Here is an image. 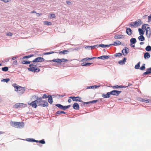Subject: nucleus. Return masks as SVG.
I'll use <instances>...</instances> for the list:
<instances>
[{
    "mask_svg": "<svg viewBox=\"0 0 151 151\" xmlns=\"http://www.w3.org/2000/svg\"><path fill=\"white\" fill-rule=\"evenodd\" d=\"M39 65L38 64H32L29 65V68H28V70L29 71L34 72H39L40 71L39 68H36V67L38 66V65Z\"/></svg>",
    "mask_w": 151,
    "mask_h": 151,
    "instance_id": "1",
    "label": "nucleus"
},
{
    "mask_svg": "<svg viewBox=\"0 0 151 151\" xmlns=\"http://www.w3.org/2000/svg\"><path fill=\"white\" fill-rule=\"evenodd\" d=\"M11 125L17 128H20L23 127L24 124L23 122H12Z\"/></svg>",
    "mask_w": 151,
    "mask_h": 151,
    "instance_id": "2",
    "label": "nucleus"
},
{
    "mask_svg": "<svg viewBox=\"0 0 151 151\" xmlns=\"http://www.w3.org/2000/svg\"><path fill=\"white\" fill-rule=\"evenodd\" d=\"M68 61V60L67 59L64 58H62V59H54L49 61L50 62H57L60 64H61L62 63H64L66 62H67Z\"/></svg>",
    "mask_w": 151,
    "mask_h": 151,
    "instance_id": "3",
    "label": "nucleus"
},
{
    "mask_svg": "<svg viewBox=\"0 0 151 151\" xmlns=\"http://www.w3.org/2000/svg\"><path fill=\"white\" fill-rule=\"evenodd\" d=\"M142 24L141 20L139 19L137 21H135L133 22V23H131L130 25L132 26L138 27L140 26Z\"/></svg>",
    "mask_w": 151,
    "mask_h": 151,
    "instance_id": "4",
    "label": "nucleus"
},
{
    "mask_svg": "<svg viewBox=\"0 0 151 151\" xmlns=\"http://www.w3.org/2000/svg\"><path fill=\"white\" fill-rule=\"evenodd\" d=\"M55 106L58 107L60 109L63 110H65L69 108L70 106V105L63 106L60 104H56Z\"/></svg>",
    "mask_w": 151,
    "mask_h": 151,
    "instance_id": "5",
    "label": "nucleus"
},
{
    "mask_svg": "<svg viewBox=\"0 0 151 151\" xmlns=\"http://www.w3.org/2000/svg\"><path fill=\"white\" fill-rule=\"evenodd\" d=\"M69 98L71 99L73 101H79L80 102H83L81 100V98L79 96H70Z\"/></svg>",
    "mask_w": 151,
    "mask_h": 151,
    "instance_id": "6",
    "label": "nucleus"
},
{
    "mask_svg": "<svg viewBox=\"0 0 151 151\" xmlns=\"http://www.w3.org/2000/svg\"><path fill=\"white\" fill-rule=\"evenodd\" d=\"M12 86L15 88V91H18V92L21 90L22 88H23L19 86H17V84L16 83L14 84H13Z\"/></svg>",
    "mask_w": 151,
    "mask_h": 151,
    "instance_id": "7",
    "label": "nucleus"
},
{
    "mask_svg": "<svg viewBox=\"0 0 151 151\" xmlns=\"http://www.w3.org/2000/svg\"><path fill=\"white\" fill-rule=\"evenodd\" d=\"M44 61V59L41 57H38L32 61L33 62H41Z\"/></svg>",
    "mask_w": 151,
    "mask_h": 151,
    "instance_id": "8",
    "label": "nucleus"
},
{
    "mask_svg": "<svg viewBox=\"0 0 151 151\" xmlns=\"http://www.w3.org/2000/svg\"><path fill=\"white\" fill-rule=\"evenodd\" d=\"M121 92V91L116 90H113L110 92L111 94L116 96H118Z\"/></svg>",
    "mask_w": 151,
    "mask_h": 151,
    "instance_id": "9",
    "label": "nucleus"
},
{
    "mask_svg": "<svg viewBox=\"0 0 151 151\" xmlns=\"http://www.w3.org/2000/svg\"><path fill=\"white\" fill-rule=\"evenodd\" d=\"M129 52V49L127 47L123 49L122 50V52L124 55H126Z\"/></svg>",
    "mask_w": 151,
    "mask_h": 151,
    "instance_id": "10",
    "label": "nucleus"
},
{
    "mask_svg": "<svg viewBox=\"0 0 151 151\" xmlns=\"http://www.w3.org/2000/svg\"><path fill=\"white\" fill-rule=\"evenodd\" d=\"M42 103H41V106L42 107H47L48 106V104L47 101L42 100Z\"/></svg>",
    "mask_w": 151,
    "mask_h": 151,
    "instance_id": "11",
    "label": "nucleus"
},
{
    "mask_svg": "<svg viewBox=\"0 0 151 151\" xmlns=\"http://www.w3.org/2000/svg\"><path fill=\"white\" fill-rule=\"evenodd\" d=\"M137 99L139 101H142L147 103H149L150 101H151V100L149 99H144L141 98H138Z\"/></svg>",
    "mask_w": 151,
    "mask_h": 151,
    "instance_id": "12",
    "label": "nucleus"
},
{
    "mask_svg": "<svg viewBox=\"0 0 151 151\" xmlns=\"http://www.w3.org/2000/svg\"><path fill=\"white\" fill-rule=\"evenodd\" d=\"M124 35L117 34L114 36V38L115 39H123L124 38Z\"/></svg>",
    "mask_w": 151,
    "mask_h": 151,
    "instance_id": "13",
    "label": "nucleus"
},
{
    "mask_svg": "<svg viewBox=\"0 0 151 151\" xmlns=\"http://www.w3.org/2000/svg\"><path fill=\"white\" fill-rule=\"evenodd\" d=\"M146 35L148 37H150V29L149 27H147L146 29Z\"/></svg>",
    "mask_w": 151,
    "mask_h": 151,
    "instance_id": "14",
    "label": "nucleus"
},
{
    "mask_svg": "<svg viewBox=\"0 0 151 151\" xmlns=\"http://www.w3.org/2000/svg\"><path fill=\"white\" fill-rule=\"evenodd\" d=\"M121 44V42L119 40H116V42H114L113 44H111L109 45V46H111V45L117 46L118 45H120Z\"/></svg>",
    "mask_w": 151,
    "mask_h": 151,
    "instance_id": "15",
    "label": "nucleus"
},
{
    "mask_svg": "<svg viewBox=\"0 0 151 151\" xmlns=\"http://www.w3.org/2000/svg\"><path fill=\"white\" fill-rule=\"evenodd\" d=\"M73 107L74 109L76 110H79V105L77 103H75L73 104Z\"/></svg>",
    "mask_w": 151,
    "mask_h": 151,
    "instance_id": "16",
    "label": "nucleus"
},
{
    "mask_svg": "<svg viewBox=\"0 0 151 151\" xmlns=\"http://www.w3.org/2000/svg\"><path fill=\"white\" fill-rule=\"evenodd\" d=\"M23 104L21 103H18L14 106V107L16 108H20L22 107Z\"/></svg>",
    "mask_w": 151,
    "mask_h": 151,
    "instance_id": "17",
    "label": "nucleus"
},
{
    "mask_svg": "<svg viewBox=\"0 0 151 151\" xmlns=\"http://www.w3.org/2000/svg\"><path fill=\"white\" fill-rule=\"evenodd\" d=\"M37 103L36 100L32 101L30 104V105L32 106V107L34 108H36L37 107Z\"/></svg>",
    "mask_w": 151,
    "mask_h": 151,
    "instance_id": "18",
    "label": "nucleus"
},
{
    "mask_svg": "<svg viewBox=\"0 0 151 151\" xmlns=\"http://www.w3.org/2000/svg\"><path fill=\"white\" fill-rule=\"evenodd\" d=\"M111 93L110 92H108L106 94H103L102 96L104 98H109L110 97Z\"/></svg>",
    "mask_w": 151,
    "mask_h": 151,
    "instance_id": "19",
    "label": "nucleus"
},
{
    "mask_svg": "<svg viewBox=\"0 0 151 151\" xmlns=\"http://www.w3.org/2000/svg\"><path fill=\"white\" fill-rule=\"evenodd\" d=\"M42 98H38L36 100L37 104L38 106H41V103L42 101Z\"/></svg>",
    "mask_w": 151,
    "mask_h": 151,
    "instance_id": "20",
    "label": "nucleus"
},
{
    "mask_svg": "<svg viewBox=\"0 0 151 151\" xmlns=\"http://www.w3.org/2000/svg\"><path fill=\"white\" fill-rule=\"evenodd\" d=\"M109 58V55H103L98 57V58L103 60L107 59Z\"/></svg>",
    "mask_w": 151,
    "mask_h": 151,
    "instance_id": "21",
    "label": "nucleus"
},
{
    "mask_svg": "<svg viewBox=\"0 0 151 151\" xmlns=\"http://www.w3.org/2000/svg\"><path fill=\"white\" fill-rule=\"evenodd\" d=\"M132 31L129 28H127L126 29V33L129 35H130L132 33Z\"/></svg>",
    "mask_w": 151,
    "mask_h": 151,
    "instance_id": "22",
    "label": "nucleus"
},
{
    "mask_svg": "<svg viewBox=\"0 0 151 151\" xmlns=\"http://www.w3.org/2000/svg\"><path fill=\"white\" fill-rule=\"evenodd\" d=\"M127 60V58H124L123 60H120L119 61L118 63L120 64L123 65L124 64Z\"/></svg>",
    "mask_w": 151,
    "mask_h": 151,
    "instance_id": "23",
    "label": "nucleus"
},
{
    "mask_svg": "<svg viewBox=\"0 0 151 151\" xmlns=\"http://www.w3.org/2000/svg\"><path fill=\"white\" fill-rule=\"evenodd\" d=\"M97 100H94L92 101H91L89 102H83L84 103V105L85 104H88L90 103H93V104H95L96 103L97 101H98Z\"/></svg>",
    "mask_w": 151,
    "mask_h": 151,
    "instance_id": "24",
    "label": "nucleus"
},
{
    "mask_svg": "<svg viewBox=\"0 0 151 151\" xmlns=\"http://www.w3.org/2000/svg\"><path fill=\"white\" fill-rule=\"evenodd\" d=\"M147 70L146 72L144 73V74L146 75L150 73H151V68L147 69Z\"/></svg>",
    "mask_w": 151,
    "mask_h": 151,
    "instance_id": "25",
    "label": "nucleus"
},
{
    "mask_svg": "<svg viewBox=\"0 0 151 151\" xmlns=\"http://www.w3.org/2000/svg\"><path fill=\"white\" fill-rule=\"evenodd\" d=\"M144 58L145 59H148L150 57L149 53L147 52H146L144 55Z\"/></svg>",
    "mask_w": 151,
    "mask_h": 151,
    "instance_id": "26",
    "label": "nucleus"
},
{
    "mask_svg": "<svg viewBox=\"0 0 151 151\" xmlns=\"http://www.w3.org/2000/svg\"><path fill=\"white\" fill-rule=\"evenodd\" d=\"M48 102L50 104H52V103L53 101L52 96L50 95L48 98Z\"/></svg>",
    "mask_w": 151,
    "mask_h": 151,
    "instance_id": "27",
    "label": "nucleus"
},
{
    "mask_svg": "<svg viewBox=\"0 0 151 151\" xmlns=\"http://www.w3.org/2000/svg\"><path fill=\"white\" fill-rule=\"evenodd\" d=\"M130 42L131 44H133L137 42V41L135 38H132L131 39Z\"/></svg>",
    "mask_w": 151,
    "mask_h": 151,
    "instance_id": "28",
    "label": "nucleus"
},
{
    "mask_svg": "<svg viewBox=\"0 0 151 151\" xmlns=\"http://www.w3.org/2000/svg\"><path fill=\"white\" fill-rule=\"evenodd\" d=\"M65 114L66 112L63 111H59L56 112V115L57 116V114Z\"/></svg>",
    "mask_w": 151,
    "mask_h": 151,
    "instance_id": "29",
    "label": "nucleus"
},
{
    "mask_svg": "<svg viewBox=\"0 0 151 151\" xmlns=\"http://www.w3.org/2000/svg\"><path fill=\"white\" fill-rule=\"evenodd\" d=\"M138 39L139 40L142 41H144L145 40V37H144L142 35L138 37Z\"/></svg>",
    "mask_w": 151,
    "mask_h": 151,
    "instance_id": "30",
    "label": "nucleus"
},
{
    "mask_svg": "<svg viewBox=\"0 0 151 151\" xmlns=\"http://www.w3.org/2000/svg\"><path fill=\"white\" fill-rule=\"evenodd\" d=\"M44 24L46 25H52V23L51 22L48 21H45L44 22Z\"/></svg>",
    "mask_w": 151,
    "mask_h": 151,
    "instance_id": "31",
    "label": "nucleus"
},
{
    "mask_svg": "<svg viewBox=\"0 0 151 151\" xmlns=\"http://www.w3.org/2000/svg\"><path fill=\"white\" fill-rule=\"evenodd\" d=\"M25 91V89L23 88H22V89L20 90L19 91L18 93L20 94H23Z\"/></svg>",
    "mask_w": 151,
    "mask_h": 151,
    "instance_id": "32",
    "label": "nucleus"
},
{
    "mask_svg": "<svg viewBox=\"0 0 151 151\" xmlns=\"http://www.w3.org/2000/svg\"><path fill=\"white\" fill-rule=\"evenodd\" d=\"M99 46L100 47H109L110 46H109V45H105L104 44H100L99 45Z\"/></svg>",
    "mask_w": 151,
    "mask_h": 151,
    "instance_id": "33",
    "label": "nucleus"
},
{
    "mask_svg": "<svg viewBox=\"0 0 151 151\" xmlns=\"http://www.w3.org/2000/svg\"><path fill=\"white\" fill-rule=\"evenodd\" d=\"M68 51L67 50H63L59 52V54L60 55H61L62 54H64L65 53H66V52H67Z\"/></svg>",
    "mask_w": 151,
    "mask_h": 151,
    "instance_id": "34",
    "label": "nucleus"
},
{
    "mask_svg": "<svg viewBox=\"0 0 151 151\" xmlns=\"http://www.w3.org/2000/svg\"><path fill=\"white\" fill-rule=\"evenodd\" d=\"M22 63L23 64H29L30 63V62L29 61H27L25 60H23L22 62Z\"/></svg>",
    "mask_w": 151,
    "mask_h": 151,
    "instance_id": "35",
    "label": "nucleus"
},
{
    "mask_svg": "<svg viewBox=\"0 0 151 151\" xmlns=\"http://www.w3.org/2000/svg\"><path fill=\"white\" fill-rule=\"evenodd\" d=\"M2 70L3 71H7L8 70V68L7 67H5L2 68Z\"/></svg>",
    "mask_w": 151,
    "mask_h": 151,
    "instance_id": "36",
    "label": "nucleus"
},
{
    "mask_svg": "<svg viewBox=\"0 0 151 151\" xmlns=\"http://www.w3.org/2000/svg\"><path fill=\"white\" fill-rule=\"evenodd\" d=\"M138 31L139 35H141L144 34V31L142 29H141L140 28H139L138 29Z\"/></svg>",
    "mask_w": 151,
    "mask_h": 151,
    "instance_id": "37",
    "label": "nucleus"
},
{
    "mask_svg": "<svg viewBox=\"0 0 151 151\" xmlns=\"http://www.w3.org/2000/svg\"><path fill=\"white\" fill-rule=\"evenodd\" d=\"M145 49L147 51H150L151 50V47L149 45L148 46L146 47Z\"/></svg>",
    "mask_w": 151,
    "mask_h": 151,
    "instance_id": "38",
    "label": "nucleus"
},
{
    "mask_svg": "<svg viewBox=\"0 0 151 151\" xmlns=\"http://www.w3.org/2000/svg\"><path fill=\"white\" fill-rule=\"evenodd\" d=\"M56 53V52H54L53 51H51L49 52H47L45 53L44 54V55H49L53 53Z\"/></svg>",
    "mask_w": 151,
    "mask_h": 151,
    "instance_id": "39",
    "label": "nucleus"
},
{
    "mask_svg": "<svg viewBox=\"0 0 151 151\" xmlns=\"http://www.w3.org/2000/svg\"><path fill=\"white\" fill-rule=\"evenodd\" d=\"M33 56V55H28V56H25L24 57H23V58H24V59H25V58H29L32 57Z\"/></svg>",
    "mask_w": 151,
    "mask_h": 151,
    "instance_id": "40",
    "label": "nucleus"
},
{
    "mask_svg": "<svg viewBox=\"0 0 151 151\" xmlns=\"http://www.w3.org/2000/svg\"><path fill=\"white\" fill-rule=\"evenodd\" d=\"M122 55V54L120 53H117L115 54V56L116 57H120Z\"/></svg>",
    "mask_w": 151,
    "mask_h": 151,
    "instance_id": "41",
    "label": "nucleus"
},
{
    "mask_svg": "<svg viewBox=\"0 0 151 151\" xmlns=\"http://www.w3.org/2000/svg\"><path fill=\"white\" fill-rule=\"evenodd\" d=\"M140 62H139L137 65H136L135 66V68L136 69H138L140 65H139Z\"/></svg>",
    "mask_w": 151,
    "mask_h": 151,
    "instance_id": "42",
    "label": "nucleus"
},
{
    "mask_svg": "<svg viewBox=\"0 0 151 151\" xmlns=\"http://www.w3.org/2000/svg\"><path fill=\"white\" fill-rule=\"evenodd\" d=\"M10 81L9 79V78H6L5 79H4L2 80V81H3L4 82H6L7 83L8 81Z\"/></svg>",
    "mask_w": 151,
    "mask_h": 151,
    "instance_id": "43",
    "label": "nucleus"
},
{
    "mask_svg": "<svg viewBox=\"0 0 151 151\" xmlns=\"http://www.w3.org/2000/svg\"><path fill=\"white\" fill-rule=\"evenodd\" d=\"M55 17V14H50V19L54 18Z\"/></svg>",
    "mask_w": 151,
    "mask_h": 151,
    "instance_id": "44",
    "label": "nucleus"
},
{
    "mask_svg": "<svg viewBox=\"0 0 151 151\" xmlns=\"http://www.w3.org/2000/svg\"><path fill=\"white\" fill-rule=\"evenodd\" d=\"M99 87V86H97L95 85V86H91L89 87V88L94 89V88H96Z\"/></svg>",
    "mask_w": 151,
    "mask_h": 151,
    "instance_id": "45",
    "label": "nucleus"
},
{
    "mask_svg": "<svg viewBox=\"0 0 151 151\" xmlns=\"http://www.w3.org/2000/svg\"><path fill=\"white\" fill-rule=\"evenodd\" d=\"M145 64H144L142 66V67H141L140 68V69L141 70H145Z\"/></svg>",
    "mask_w": 151,
    "mask_h": 151,
    "instance_id": "46",
    "label": "nucleus"
},
{
    "mask_svg": "<svg viewBox=\"0 0 151 151\" xmlns=\"http://www.w3.org/2000/svg\"><path fill=\"white\" fill-rule=\"evenodd\" d=\"M49 96L50 95H49L48 96H47L46 94H44L43 96H42V98H43V99H46L47 98H48L49 97Z\"/></svg>",
    "mask_w": 151,
    "mask_h": 151,
    "instance_id": "47",
    "label": "nucleus"
},
{
    "mask_svg": "<svg viewBox=\"0 0 151 151\" xmlns=\"http://www.w3.org/2000/svg\"><path fill=\"white\" fill-rule=\"evenodd\" d=\"M121 86H119L117 85H116L115 86H112V88L114 89H116L119 88V87H120Z\"/></svg>",
    "mask_w": 151,
    "mask_h": 151,
    "instance_id": "48",
    "label": "nucleus"
},
{
    "mask_svg": "<svg viewBox=\"0 0 151 151\" xmlns=\"http://www.w3.org/2000/svg\"><path fill=\"white\" fill-rule=\"evenodd\" d=\"M39 143L42 144H44L45 143V142L44 139H42L39 141Z\"/></svg>",
    "mask_w": 151,
    "mask_h": 151,
    "instance_id": "49",
    "label": "nucleus"
},
{
    "mask_svg": "<svg viewBox=\"0 0 151 151\" xmlns=\"http://www.w3.org/2000/svg\"><path fill=\"white\" fill-rule=\"evenodd\" d=\"M34 139H30V138H28L27 139V141H28L29 142H34Z\"/></svg>",
    "mask_w": 151,
    "mask_h": 151,
    "instance_id": "50",
    "label": "nucleus"
},
{
    "mask_svg": "<svg viewBox=\"0 0 151 151\" xmlns=\"http://www.w3.org/2000/svg\"><path fill=\"white\" fill-rule=\"evenodd\" d=\"M66 2L67 4L69 5H70L72 4L71 2L70 1H66Z\"/></svg>",
    "mask_w": 151,
    "mask_h": 151,
    "instance_id": "51",
    "label": "nucleus"
},
{
    "mask_svg": "<svg viewBox=\"0 0 151 151\" xmlns=\"http://www.w3.org/2000/svg\"><path fill=\"white\" fill-rule=\"evenodd\" d=\"M151 21V15L148 17V22H150Z\"/></svg>",
    "mask_w": 151,
    "mask_h": 151,
    "instance_id": "52",
    "label": "nucleus"
},
{
    "mask_svg": "<svg viewBox=\"0 0 151 151\" xmlns=\"http://www.w3.org/2000/svg\"><path fill=\"white\" fill-rule=\"evenodd\" d=\"M13 34L12 33L9 32L7 33V35L8 36H11Z\"/></svg>",
    "mask_w": 151,
    "mask_h": 151,
    "instance_id": "53",
    "label": "nucleus"
},
{
    "mask_svg": "<svg viewBox=\"0 0 151 151\" xmlns=\"http://www.w3.org/2000/svg\"><path fill=\"white\" fill-rule=\"evenodd\" d=\"M13 64L14 65H17V60L14 61L13 63Z\"/></svg>",
    "mask_w": 151,
    "mask_h": 151,
    "instance_id": "54",
    "label": "nucleus"
},
{
    "mask_svg": "<svg viewBox=\"0 0 151 151\" xmlns=\"http://www.w3.org/2000/svg\"><path fill=\"white\" fill-rule=\"evenodd\" d=\"M81 65L83 66H86L87 65V63H81Z\"/></svg>",
    "mask_w": 151,
    "mask_h": 151,
    "instance_id": "55",
    "label": "nucleus"
},
{
    "mask_svg": "<svg viewBox=\"0 0 151 151\" xmlns=\"http://www.w3.org/2000/svg\"><path fill=\"white\" fill-rule=\"evenodd\" d=\"M88 60V58H83V59H82V60L81 61L84 60L85 61H86Z\"/></svg>",
    "mask_w": 151,
    "mask_h": 151,
    "instance_id": "56",
    "label": "nucleus"
},
{
    "mask_svg": "<svg viewBox=\"0 0 151 151\" xmlns=\"http://www.w3.org/2000/svg\"><path fill=\"white\" fill-rule=\"evenodd\" d=\"M96 46H97V45H95V46H88L87 47L90 48H91V49H92L93 48H94V47Z\"/></svg>",
    "mask_w": 151,
    "mask_h": 151,
    "instance_id": "57",
    "label": "nucleus"
},
{
    "mask_svg": "<svg viewBox=\"0 0 151 151\" xmlns=\"http://www.w3.org/2000/svg\"><path fill=\"white\" fill-rule=\"evenodd\" d=\"M92 64V63H87V65L86 66H90V65H91V64Z\"/></svg>",
    "mask_w": 151,
    "mask_h": 151,
    "instance_id": "58",
    "label": "nucleus"
},
{
    "mask_svg": "<svg viewBox=\"0 0 151 151\" xmlns=\"http://www.w3.org/2000/svg\"><path fill=\"white\" fill-rule=\"evenodd\" d=\"M9 0H4L3 1L4 3H7L9 2Z\"/></svg>",
    "mask_w": 151,
    "mask_h": 151,
    "instance_id": "59",
    "label": "nucleus"
},
{
    "mask_svg": "<svg viewBox=\"0 0 151 151\" xmlns=\"http://www.w3.org/2000/svg\"><path fill=\"white\" fill-rule=\"evenodd\" d=\"M71 99H70L69 98V99H68V102H69V103H70L71 101H72V100H71Z\"/></svg>",
    "mask_w": 151,
    "mask_h": 151,
    "instance_id": "60",
    "label": "nucleus"
},
{
    "mask_svg": "<svg viewBox=\"0 0 151 151\" xmlns=\"http://www.w3.org/2000/svg\"><path fill=\"white\" fill-rule=\"evenodd\" d=\"M17 58V57H12V60H15Z\"/></svg>",
    "mask_w": 151,
    "mask_h": 151,
    "instance_id": "61",
    "label": "nucleus"
},
{
    "mask_svg": "<svg viewBox=\"0 0 151 151\" xmlns=\"http://www.w3.org/2000/svg\"><path fill=\"white\" fill-rule=\"evenodd\" d=\"M130 46L132 47H135V45H133L132 44H131L130 45Z\"/></svg>",
    "mask_w": 151,
    "mask_h": 151,
    "instance_id": "62",
    "label": "nucleus"
},
{
    "mask_svg": "<svg viewBox=\"0 0 151 151\" xmlns=\"http://www.w3.org/2000/svg\"><path fill=\"white\" fill-rule=\"evenodd\" d=\"M121 86L120 87H119V88H124L126 87L125 86Z\"/></svg>",
    "mask_w": 151,
    "mask_h": 151,
    "instance_id": "63",
    "label": "nucleus"
},
{
    "mask_svg": "<svg viewBox=\"0 0 151 151\" xmlns=\"http://www.w3.org/2000/svg\"><path fill=\"white\" fill-rule=\"evenodd\" d=\"M34 142H39V141L36 140H34Z\"/></svg>",
    "mask_w": 151,
    "mask_h": 151,
    "instance_id": "64",
    "label": "nucleus"
}]
</instances>
